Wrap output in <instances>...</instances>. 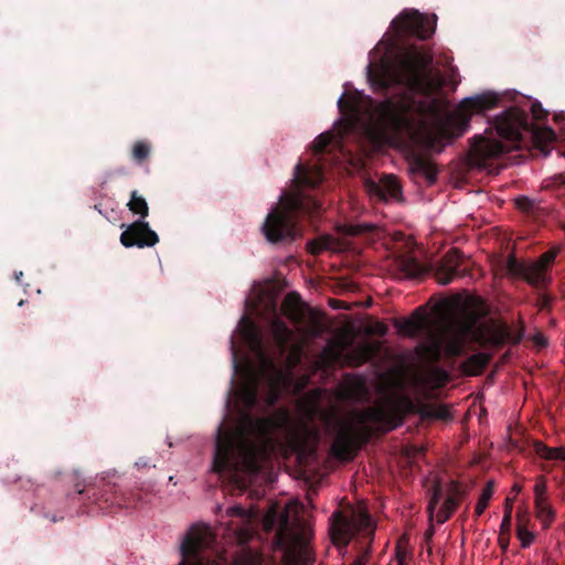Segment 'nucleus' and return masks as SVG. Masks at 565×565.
<instances>
[{"mask_svg":"<svg viewBox=\"0 0 565 565\" xmlns=\"http://www.w3.org/2000/svg\"><path fill=\"white\" fill-rule=\"evenodd\" d=\"M374 354V350L369 344H362L358 348H355L352 352L351 359L353 360L354 365H362L363 363L367 362L372 359Z\"/></svg>","mask_w":565,"mask_h":565,"instance_id":"obj_34","label":"nucleus"},{"mask_svg":"<svg viewBox=\"0 0 565 565\" xmlns=\"http://www.w3.org/2000/svg\"><path fill=\"white\" fill-rule=\"evenodd\" d=\"M338 108L342 115L348 117L347 128L352 129L354 121L364 111V96L360 93L343 94L338 100Z\"/></svg>","mask_w":565,"mask_h":565,"instance_id":"obj_20","label":"nucleus"},{"mask_svg":"<svg viewBox=\"0 0 565 565\" xmlns=\"http://www.w3.org/2000/svg\"><path fill=\"white\" fill-rule=\"evenodd\" d=\"M275 399H276V394H273L271 402H274Z\"/></svg>","mask_w":565,"mask_h":565,"instance_id":"obj_59","label":"nucleus"},{"mask_svg":"<svg viewBox=\"0 0 565 565\" xmlns=\"http://www.w3.org/2000/svg\"><path fill=\"white\" fill-rule=\"evenodd\" d=\"M281 312L306 337L317 338L324 331L322 316L303 303L297 292L287 294L281 303Z\"/></svg>","mask_w":565,"mask_h":565,"instance_id":"obj_10","label":"nucleus"},{"mask_svg":"<svg viewBox=\"0 0 565 565\" xmlns=\"http://www.w3.org/2000/svg\"><path fill=\"white\" fill-rule=\"evenodd\" d=\"M394 326L401 334L414 338L427 331L429 329L430 321L425 309L423 307H418L409 318L396 320Z\"/></svg>","mask_w":565,"mask_h":565,"instance_id":"obj_17","label":"nucleus"},{"mask_svg":"<svg viewBox=\"0 0 565 565\" xmlns=\"http://www.w3.org/2000/svg\"><path fill=\"white\" fill-rule=\"evenodd\" d=\"M534 509L536 518L542 522L544 529H548L555 519V510L547 499L535 500Z\"/></svg>","mask_w":565,"mask_h":565,"instance_id":"obj_27","label":"nucleus"},{"mask_svg":"<svg viewBox=\"0 0 565 565\" xmlns=\"http://www.w3.org/2000/svg\"><path fill=\"white\" fill-rule=\"evenodd\" d=\"M373 230L372 224H348L343 226V233L349 236H358Z\"/></svg>","mask_w":565,"mask_h":565,"instance_id":"obj_38","label":"nucleus"},{"mask_svg":"<svg viewBox=\"0 0 565 565\" xmlns=\"http://www.w3.org/2000/svg\"><path fill=\"white\" fill-rule=\"evenodd\" d=\"M540 301H541V307L542 308H547L551 305V298L548 296H546V295H542L540 297Z\"/></svg>","mask_w":565,"mask_h":565,"instance_id":"obj_46","label":"nucleus"},{"mask_svg":"<svg viewBox=\"0 0 565 565\" xmlns=\"http://www.w3.org/2000/svg\"><path fill=\"white\" fill-rule=\"evenodd\" d=\"M239 398L247 411L257 406L259 399V376L253 375L239 390Z\"/></svg>","mask_w":565,"mask_h":565,"instance_id":"obj_22","label":"nucleus"},{"mask_svg":"<svg viewBox=\"0 0 565 565\" xmlns=\"http://www.w3.org/2000/svg\"><path fill=\"white\" fill-rule=\"evenodd\" d=\"M323 180L320 164L299 162L295 167L292 190L285 191L279 203L268 213L263 224L266 239L273 244L292 242L299 236L298 221L302 216L320 214L321 203L305 189H316Z\"/></svg>","mask_w":565,"mask_h":565,"instance_id":"obj_2","label":"nucleus"},{"mask_svg":"<svg viewBox=\"0 0 565 565\" xmlns=\"http://www.w3.org/2000/svg\"><path fill=\"white\" fill-rule=\"evenodd\" d=\"M127 207L131 213L139 215L141 220L135 221L126 227L120 234V243L127 248L154 246L159 242V236L150 228L149 223L143 221L149 214L146 199L139 195L137 190H134L130 193Z\"/></svg>","mask_w":565,"mask_h":565,"instance_id":"obj_7","label":"nucleus"},{"mask_svg":"<svg viewBox=\"0 0 565 565\" xmlns=\"http://www.w3.org/2000/svg\"><path fill=\"white\" fill-rule=\"evenodd\" d=\"M558 252V247H553L543 253L535 262L518 263L514 260L510 269L515 276L521 277L532 287L543 289L551 281L548 273Z\"/></svg>","mask_w":565,"mask_h":565,"instance_id":"obj_14","label":"nucleus"},{"mask_svg":"<svg viewBox=\"0 0 565 565\" xmlns=\"http://www.w3.org/2000/svg\"><path fill=\"white\" fill-rule=\"evenodd\" d=\"M452 515L451 512L447 511L445 508L440 507L436 514L437 523L443 524L446 521L449 520V518Z\"/></svg>","mask_w":565,"mask_h":565,"instance_id":"obj_43","label":"nucleus"},{"mask_svg":"<svg viewBox=\"0 0 565 565\" xmlns=\"http://www.w3.org/2000/svg\"><path fill=\"white\" fill-rule=\"evenodd\" d=\"M22 276H23V273H22V271L15 273V279H17L18 281H20V280H21V277H22Z\"/></svg>","mask_w":565,"mask_h":565,"instance_id":"obj_51","label":"nucleus"},{"mask_svg":"<svg viewBox=\"0 0 565 565\" xmlns=\"http://www.w3.org/2000/svg\"><path fill=\"white\" fill-rule=\"evenodd\" d=\"M434 533H435V529H434L433 525H430L429 529H427L426 532H425V540H426V542H429L433 539Z\"/></svg>","mask_w":565,"mask_h":565,"instance_id":"obj_47","label":"nucleus"},{"mask_svg":"<svg viewBox=\"0 0 565 565\" xmlns=\"http://www.w3.org/2000/svg\"><path fill=\"white\" fill-rule=\"evenodd\" d=\"M441 499V489L439 486L434 487L433 494L430 497V500L428 502L427 511L429 513V518L431 519L434 516V512Z\"/></svg>","mask_w":565,"mask_h":565,"instance_id":"obj_40","label":"nucleus"},{"mask_svg":"<svg viewBox=\"0 0 565 565\" xmlns=\"http://www.w3.org/2000/svg\"><path fill=\"white\" fill-rule=\"evenodd\" d=\"M533 450L542 459L565 461V447H548L543 441L535 440Z\"/></svg>","mask_w":565,"mask_h":565,"instance_id":"obj_25","label":"nucleus"},{"mask_svg":"<svg viewBox=\"0 0 565 565\" xmlns=\"http://www.w3.org/2000/svg\"><path fill=\"white\" fill-rule=\"evenodd\" d=\"M516 521V535L521 541V546L524 548L529 547L533 543L535 535L526 529L529 522L527 513L519 511Z\"/></svg>","mask_w":565,"mask_h":565,"instance_id":"obj_28","label":"nucleus"},{"mask_svg":"<svg viewBox=\"0 0 565 565\" xmlns=\"http://www.w3.org/2000/svg\"><path fill=\"white\" fill-rule=\"evenodd\" d=\"M333 139L334 135L331 131L320 134L312 143L313 153L316 156H322Z\"/></svg>","mask_w":565,"mask_h":565,"instance_id":"obj_33","label":"nucleus"},{"mask_svg":"<svg viewBox=\"0 0 565 565\" xmlns=\"http://www.w3.org/2000/svg\"><path fill=\"white\" fill-rule=\"evenodd\" d=\"M402 418L383 407H370L354 412L351 418L339 424L331 445L332 455L339 460H352L363 444L374 435L395 429Z\"/></svg>","mask_w":565,"mask_h":565,"instance_id":"obj_4","label":"nucleus"},{"mask_svg":"<svg viewBox=\"0 0 565 565\" xmlns=\"http://www.w3.org/2000/svg\"><path fill=\"white\" fill-rule=\"evenodd\" d=\"M371 333L384 337L387 333V327L383 322H376L370 330Z\"/></svg>","mask_w":565,"mask_h":565,"instance_id":"obj_45","label":"nucleus"},{"mask_svg":"<svg viewBox=\"0 0 565 565\" xmlns=\"http://www.w3.org/2000/svg\"><path fill=\"white\" fill-rule=\"evenodd\" d=\"M465 495L466 490L461 487V484L457 481H451L448 487V497L441 507L454 514V512L459 507L460 499Z\"/></svg>","mask_w":565,"mask_h":565,"instance_id":"obj_26","label":"nucleus"},{"mask_svg":"<svg viewBox=\"0 0 565 565\" xmlns=\"http://www.w3.org/2000/svg\"><path fill=\"white\" fill-rule=\"evenodd\" d=\"M332 302H333V307H334V308H344V309H347V308H348V307H347L342 301H340V300H332Z\"/></svg>","mask_w":565,"mask_h":565,"instance_id":"obj_49","label":"nucleus"},{"mask_svg":"<svg viewBox=\"0 0 565 565\" xmlns=\"http://www.w3.org/2000/svg\"><path fill=\"white\" fill-rule=\"evenodd\" d=\"M289 360H292V361H291V364H295V363H296V361H297V358H295V356H289Z\"/></svg>","mask_w":565,"mask_h":565,"instance_id":"obj_56","label":"nucleus"},{"mask_svg":"<svg viewBox=\"0 0 565 565\" xmlns=\"http://www.w3.org/2000/svg\"><path fill=\"white\" fill-rule=\"evenodd\" d=\"M500 97L495 93L486 92L462 99L457 108L448 117V124L454 129L456 137H460L469 128L471 117L482 114L499 105Z\"/></svg>","mask_w":565,"mask_h":565,"instance_id":"obj_11","label":"nucleus"},{"mask_svg":"<svg viewBox=\"0 0 565 565\" xmlns=\"http://www.w3.org/2000/svg\"><path fill=\"white\" fill-rule=\"evenodd\" d=\"M370 191L377 195L381 200H397L402 196V186L394 175H384L380 183L372 182Z\"/></svg>","mask_w":565,"mask_h":565,"instance_id":"obj_21","label":"nucleus"},{"mask_svg":"<svg viewBox=\"0 0 565 565\" xmlns=\"http://www.w3.org/2000/svg\"><path fill=\"white\" fill-rule=\"evenodd\" d=\"M493 492H494V481L489 480V481H487L484 488L482 489V492H481L479 500L477 502V505L475 508V515L477 518L480 516L487 509L489 501L493 495Z\"/></svg>","mask_w":565,"mask_h":565,"instance_id":"obj_31","label":"nucleus"},{"mask_svg":"<svg viewBox=\"0 0 565 565\" xmlns=\"http://www.w3.org/2000/svg\"><path fill=\"white\" fill-rule=\"evenodd\" d=\"M524 337L523 327L511 329L507 323L492 326L487 330L486 342L492 347H502L507 342L518 344Z\"/></svg>","mask_w":565,"mask_h":565,"instance_id":"obj_19","label":"nucleus"},{"mask_svg":"<svg viewBox=\"0 0 565 565\" xmlns=\"http://www.w3.org/2000/svg\"><path fill=\"white\" fill-rule=\"evenodd\" d=\"M437 17L431 18L422 14L417 10H403L391 23L395 35L404 38H417L427 40L435 33Z\"/></svg>","mask_w":565,"mask_h":565,"instance_id":"obj_13","label":"nucleus"},{"mask_svg":"<svg viewBox=\"0 0 565 565\" xmlns=\"http://www.w3.org/2000/svg\"><path fill=\"white\" fill-rule=\"evenodd\" d=\"M273 319L270 321V330L276 345V356H270L265 349L263 334L258 326L248 317H243L239 322V332L243 341L249 350L259 359L264 371L271 375L279 374L278 361L284 359L289 350L294 339V332L277 316V305L270 303Z\"/></svg>","mask_w":565,"mask_h":565,"instance_id":"obj_5","label":"nucleus"},{"mask_svg":"<svg viewBox=\"0 0 565 565\" xmlns=\"http://www.w3.org/2000/svg\"><path fill=\"white\" fill-rule=\"evenodd\" d=\"M518 209L529 212L533 207V202L526 196H520L515 200Z\"/></svg>","mask_w":565,"mask_h":565,"instance_id":"obj_42","label":"nucleus"},{"mask_svg":"<svg viewBox=\"0 0 565 565\" xmlns=\"http://www.w3.org/2000/svg\"><path fill=\"white\" fill-rule=\"evenodd\" d=\"M398 565H406L404 561L399 559Z\"/></svg>","mask_w":565,"mask_h":565,"instance_id":"obj_58","label":"nucleus"},{"mask_svg":"<svg viewBox=\"0 0 565 565\" xmlns=\"http://www.w3.org/2000/svg\"><path fill=\"white\" fill-rule=\"evenodd\" d=\"M150 152L151 145L148 141L138 140L132 146L131 158L136 163L141 164L148 160Z\"/></svg>","mask_w":565,"mask_h":565,"instance_id":"obj_32","label":"nucleus"},{"mask_svg":"<svg viewBox=\"0 0 565 565\" xmlns=\"http://www.w3.org/2000/svg\"><path fill=\"white\" fill-rule=\"evenodd\" d=\"M531 111L536 120H543L547 116V113L542 108V105L539 103L532 104Z\"/></svg>","mask_w":565,"mask_h":565,"instance_id":"obj_41","label":"nucleus"},{"mask_svg":"<svg viewBox=\"0 0 565 565\" xmlns=\"http://www.w3.org/2000/svg\"><path fill=\"white\" fill-rule=\"evenodd\" d=\"M289 360H292V361H291V364H295V363H296V361H297V358H295V356H289Z\"/></svg>","mask_w":565,"mask_h":565,"instance_id":"obj_55","label":"nucleus"},{"mask_svg":"<svg viewBox=\"0 0 565 565\" xmlns=\"http://www.w3.org/2000/svg\"><path fill=\"white\" fill-rule=\"evenodd\" d=\"M424 415L434 419L447 420L450 418V413L444 405H429L425 408Z\"/></svg>","mask_w":565,"mask_h":565,"instance_id":"obj_37","label":"nucleus"},{"mask_svg":"<svg viewBox=\"0 0 565 565\" xmlns=\"http://www.w3.org/2000/svg\"><path fill=\"white\" fill-rule=\"evenodd\" d=\"M452 515L451 512L447 511L445 508L440 507L436 514L437 523L443 524L446 521L449 520V518Z\"/></svg>","mask_w":565,"mask_h":565,"instance_id":"obj_44","label":"nucleus"},{"mask_svg":"<svg viewBox=\"0 0 565 565\" xmlns=\"http://www.w3.org/2000/svg\"><path fill=\"white\" fill-rule=\"evenodd\" d=\"M491 360V355L484 352H478L467 358L460 369L465 375L477 376L482 373Z\"/></svg>","mask_w":565,"mask_h":565,"instance_id":"obj_23","label":"nucleus"},{"mask_svg":"<svg viewBox=\"0 0 565 565\" xmlns=\"http://www.w3.org/2000/svg\"><path fill=\"white\" fill-rule=\"evenodd\" d=\"M289 360H292V361H291V364H295V363H296V361H297V358H295V356H289Z\"/></svg>","mask_w":565,"mask_h":565,"instance_id":"obj_53","label":"nucleus"},{"mask_svg":"<svg viewBox=\"0 0 565 565\" xmlns=\"http://www.w3.org/2000/svg\"><path fill=\"white\" fill-rule=\"evenodd\" d=\"M289 360H292V361H291V364H295V363H296V361H297V358H295V356H289Z\"/></svg>","mask_w":565,"mask_h":565,"instance_id":"obj_54","label":"nucleus"},{"mask_svg":"<svg viewBox=\"0 0 565 565\" xmlns=\"http://www.w3.org/2000/svg\"><path fill=\"white\" fill-rule=\"evenodd\" d=\"M507 151L508 147L500 140L480 135L473 137L472 152L483 163L487 160L500 157Z\"/></svg>","mask_w":565,"mask_h":565,"instance_id":"obj_18","label":"nucleus"},{"mask_svg":"<svg viewBox=\"0 0 565 565\" xmlns=\"http://www.w3.org/2000/svg\"><path fill=\"white\" fill-rule=\"evenodd\" d=\"M529 127L527 113L518 107H510L493 119V128L498 136L512 142H519L522 139V130H527Z\"/></svg>","mask_w":565,"mask_h":565,"instance_id":"obj_15","label":"nucleus"},{"mask_svg":"<svg viewBox=\"0 0 565 565\" xmlns=\"http://www.w3.org/2000/svg\"><path fill=\"white\" fill-rule=\"evenodd\" d=\"M78 495H85L89 504L98 510L107 511L111 507L136 508L141 501L137 493H125L119 490L116 483L102 478L94 484H88L83 489H77Z\"/></svg>","mask_w":565,"mask_h":565,"instance_id":"obj_8","label":"nucleus"},{"mask_svg":"<svg viewBox=\"0 0 565 565\" xmlns=\"http://www.w3.org/2000/svg\"><path fill=\"white\" fill-rule=\"evenodd\" d=\"M274 545L277 550L285 551L287 556H290L295 553L284 526L276 532L274 536Z\"/></svg>","mask_w":565,"mask_h":565,"instance_id":"obj_36","label":"nucleus"},{"mask_svg":"<svg viewBox=\"0 0 565 565\" xmlns=\"http://www.w3.org/2000/svg\"><path fill=\"white\" fill-rule=\"evenodd\" d=\"M472 326L466 322L451 324L443 338H434L428 343L420 344L423 355L431 362H438L443 352L450 359L458 358L463 353Z\"/></svg>","mask_w":565,"mask_h":565,"instance_id":"obj_9","label":"nucleus"},{"mask_svg":"<svg viewBox=\"0 0 565 565\" xmlns=\"http://www.w3.org/2000/svg\"><path fill=\"white\" fill-rule=\"evenodd\" d=\"M469 275V264L458 248L449 249L440 259L436 271V280L440 285H448L458 277Z\"/></svg>","mask_w":565,"mask_h":565,"instance_id":"obj_16","label":"nucleus"},{"mask_svg":"<svg viewBox=\"0 0 565 565\" xmlns=\"http://www.w3.org/2000/svg\"><path fill=\"white\" fill-rule=\"evenodd\" d=\"M512 509L513 503L512 499L507 498L504 503V513L500 525V532L498 542L500 547L503 551H507L510 543V531H511V523H512Z\"/></svg>","mask_w":565,"mask_h":565,"instance_id":"obj_24","label":"nucleus"},{"mask_svg":"<svg viewBox=\"0 0 565 565\" xmlns=\"http://www.w3.org/2000/svg\"><path fill=\"white\" fill-rule=\"evenodd\" d=\"M135 465L138 468L149 467V462L146 459H143V458H140L139 460H137Z\"/></svg>","mask_w":565,"mask_h":565,"instance_id":"obj_48","label":"nucleus"},{"mask_svg":"<svg viewBox=\"0 0 565 565\" xmlns=\"http://www.w3.org/2000/svg\"><path fill=\"white\" fill-rule=\"evenodd\" d=\"M414 171L422 173L426 180L431 184L437 179V169L434 163L425 159H416L413 167Z\"/></svg>","mask_w":565,"mask_h":565,"instance_id":"obj_29","label":"nucleus"},{"mask_svg":"<svg viewBox=\"0 0 565 565\" xmlns=\"http://www.w3.org/2000/svg\"><path fill=\"white\" fill-rule=\"evenodd\" d=\"M235 511L237 512V514H242L243 513V509L242 508H235Z\"/></svg>","mask_w":565,"mask_h":565,"instance_id":"obj_52","label":"nucleus"},{"mask_svg":"<svg viewBox=\"0 0 565 565\" xmlns=\"http://www.w3.org/2000/svg\"><path fill=\"white\" fill-rule=\"evenodd\" d=\"M512 490L515 492V493H519L521 491V486L519 484H514Z\"/></svg>","mask_w":565,"mask_h":565,"instance_id":"obj_50","label":"nucleus"},{"mask_svg":"<svg viewBox=\"0 0 565 565\" xmlns=\"http://www.w3.org/2000/svg\"><path fill=\"white\" fill-rule=\"evenodd\" d=\"M374 532L375 523L365 510L353 512L350 516H345L339 511L332 515L330 536L335 546L344 548L352 539H361L359 554L351 565H365L367 563Z\"/></svg>","mask_w":565,"mask_h":565,"instance_id":"obj_6","label":"nucleus"},{"mask_svg":"<svg viewBox=\"0 0 565 565\" xmlns=\"http://www.w3.org/2000/svg\"><path fill=\"white\" fill-rule=\"evenodd\" d=\"M289 360H292V361H291V364H295V363H296V361H297V358H295V356H289Z\"/></svg>","mask_w":565,"mask_h":565,"instance_id":"obj_57","label":"nucleus"},{"mask_svg":"<svg viewBox=\"0 0 565 565\" xmlns=\"http://www.w3.org/2000/svg\"><path fill=\"white\" fill-rule=\"evenodd\" d=\"M431 64L433 53L413 45L392 62L382 60L379 67L369 65V81L375 90L385 94L391 88L402 90L398 99L387 97L375 107L379 124L385 131L399 135L409 129V114L415 105L413 95H428L433 88Z\"/></svg>","mask_w":565,"mask_h":565,"instance_id":"obj_1","label":"nucleus"},{"mask_svg":"<svg viewBox=\"0 0 565 565\" xmlns=\"http://www.w3.org/2000/svg\"><path fill=\"white\" fill-rule=\"evenodd\" d=\"M401 270L406 277L415 278L422 275L423 267L415 258H404L401 262Z\"/></svg>","mask_w":565,"mask_h":565,"instance_id":"obj_35","label":"nucleus"},{"mask_svg":"<svg viewBox=\"0 0 565 565\" xmlns=\"http://www.w3.org/2000/svg\"><path fill=\"white\" fill-rule=\"evenodd\" d=\"M273 426L271 418L256 417L248 413L242 416L235 428L221 424L215 439L213 470L231 477H236L243 470H258L266 445L260 446L253 439L264 441Z\"/></svg>","mask_w":565,"mask_h":565,"instance_id":"obj_3","label":"nucleus"},{"mask_svg":"<svg viewBox=\"0 0 565 565\" xmlns=\"http://www.w3.org/2000/svg\"><path fill=\"white\" fill-rule=\"evenodd\" d=\"M546 490V479L545 477L541 476L534 486V501L547 499Z\"/></svg>","mask_w":565,"mask_h":565,"instance_id":"obj_39","label":"nucleus"},{"mask_svg":"<svg viewBox=\"0 0 565 565\" xmlns=\"http://www.w3.org/2000/svg\"><path fill=\"white\" fill-rule=\"evenodd\" d=\"M213 535L209 527L192 525L180 546L182 559L178 565H220L204 552L212 545Z\"/></svg>","mask_w":565,"mask_h":565,"instance_id":"obj_12","label":"nucleus"},{"mask_svg":"<svg viewBox=\"0 0 565 565\" xmlns=\"http://www.w3.org/2000/svg\"><path fill=\"white\" fill-rule=\"evenodd\" d=\"M334 245V239L330 235H324L319 238L312 239L307 243V250L311 255H319L323 250L332 249Z\"/></svg>","mask_w":565,"mask_h":565,"instance_id":"obj_30","label":"nucleus"}]
</instances>
